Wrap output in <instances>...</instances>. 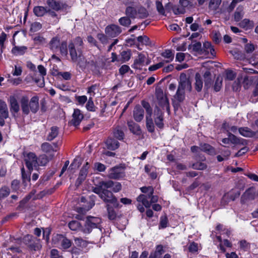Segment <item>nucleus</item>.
Returning a JSON list of instances; mask_svg holds the SVG:
<instances>
[{
	"label": "nucleus",
	"instance_id": "nucleus-2",
	"mask_svg": "<svg viewBox=\"0 0 258 258\" xmlns=\"http://www.w3.org/2000/svg\"><path fill=\"white\" fill-rule=\"evenodd\" d=\"M113 185L112 180L100 181L95 187L93 188V191L98 195L99 197L106 203L113 205L115 208L120 207L117 198L112 192L108 190Z\"/></svg>",
	"mask_w": 258,
	"mask_h": 258
},
{
	"label": "nucleus",
	"instance_id": "nucleus-49",
	"mask_svg": "<svg viewBox=\"0 0 258 258\" xmlns=\"http://www.w3.org/2000/svg\"><path fill=\"white\" fill-rule=\"evenodd\" d=\"M37 161L38 166H45L49 161L47 156L45 154L40 155L37 158Z\"/></svg>",
	"mask_w": 258,
	"mask_h": 258
},
{
	"label": "nucleus",
	"instance_id": "nucleus-18",
	"mask_svg": "<svg viewBox=\"0 0 258 258\" xmlns=\"http://www.w3.org/2000/svg\"><path fill=\"white\" fill-rule=\"evenodd\" d=\"M145 58V55L140 53L138 54V57L134 60L132 67L135 69H141V67L144 65Z\"/></svg>",
	"mask_w": 258,
	"mask_h": 258
},
{
	"label": "nucleus",
	"instance_id": "nucleus-31",
	"mask_svg": "<svg viewBox=\"0 0 258 258\" xmlns=\"http://www.w3.org/2000/svg\"><path fill=\"white\" fill-rule=\"evenodd\" d=\"M158 110V116L155 118V122L156 125L160 128L164 127L163 117L162 113L160 111L159 109L157 107Z\"/></svg>",
	"mask_w": 258,
	"mask_h": 258
},
{
	"label": "nucleus",
	"instance_id": "nucleus-14",
	"mask_svg": "<svg viewBox=\"0 0 258 258\" xmlns=\"http://www.w3.org/2000/svg\"><path fill=\"white\" fill-rule=\"evenodd\" d=\"M83 118L84 115L81 110L79 109H75L72 115V119L70 123L75 126H77L80 124Z\"/></svg>",
	"mask_w": 258,
	"mask_h": 258
},
{
	"label": "nucleus",
	"instance_id": "nucleus-52",
	"mask_svg": "<svg viewBox=\"0 0 258 258\" xmlns=\"http://www.w3.org/2000/svg\"><path fill=\"white\" fill-rule=\"evenodd\" d=\"M222 78L220 76H218L214 86V89L215 91L218 92L221 89L222 86Z\"/></svg>",
	"mask_w": 258,
	"mask_h": 258
},
{
	"label": "nucleus",
	"instance_id": "nucleus-27",
	"mask_svg": "<svg viewBox=\"0 0 258 258\" xmlns=\"http://www.w3.org/2000/svg\"><path fill=\"white\" fill-rule=\"evenodd\" d=\"M161 56L166 58L165 60H163L165 63H169L171 62L174 57V52L170 49H166L161 54Z\"/></svg>",
	"mask_w": 258,
	"mask_h": 258
},
{
	"label": "nucleus",
	"instance_id": "nucleus-41",
	"mask_svg": "<svg viewBox=\"0 0 258 258\" xmlns=\"http://www.w3.org/2000/svg\"><path fill=\"white\" fill-rule=\"evenodd\" d=\"M168 6H170L174 14L175 15L184 14L185 12L184 9L181 6L179 7L177 5L173 6L170 3L168 4Z\"/></svg>",
	"mask_w": 258,
	"mask_h": 258
},
{
	"label": "nucleus",
	"instance_id": "nucleus-44",
	"mask_svg": "<svg viewBox=\"0 0 258 258\" xmlns=\"http://www.w3.org/2000/svg\"><path fill=\"white\" fill-rule=\"evenodd\" d=\"M138 41L143 45L150 46L152 45L151 42L148 37L146 35L140 36L137 37Z\"/></svg>",
	"mask_w": 258,
	"mask_h": 258
},
{
	"label": "nucleus",
	"instance_id": "nucleus-54",
	"mask_svg": "<svg viewBox=\"0 0 258 258\" xmlns=\"http://www.w3.org/2000/svg\"><path fill=\"white\" fill-rule=\"evenodd\" d=\"M10 191L9 187L3 186L0 189V199H3L8 197L10 194Z\"/></svg>",
	"mask_w": 258,
	"mask_h": 258
},
{
	"label": "nucleus",
	"instance_id": "nucleus-36",
	"mask_svg": "<svg viewBox=\"0 0 258 258\" xmlns=\"http://www.w3.org/2000/svg\"><path fill=\"white\" fill-rule=\"evenodd\" d=\"M185 92L178 87L176 93L174 95L175 99L179 102H182L185 99Z\"/></svg>",
	"mask_w": 258,
	"mask_h": 258
},
{
	"label": "nucleus",
	"instance_id": "nucleus-57",
	"mask_svg": "<svg viewBox=\"0 0 258 258\" xmlns=\"http://www.w3.org/2000/svg\"><path fill=\"white\" fill-rule=\"evenodd\" d=\"M168 219L166 216H162L160 217L159 228H165L167 226Z\"/></svg>",
	"mask_w": 258,
	"mask_h": 258
},
{
	"label": "nucleus",
	"instance_id": "nucleus-22",
	"mask_svg": "<svg viewBox=\"0 0 258 258\" xmlns=\"http://www.w3.org/2000/svg\"><path fill=\"white\" fill-rule=\"evenodd\" d=\"M9 101L11 111L12 112L17 113L20 110V106L16 98L14 96H10Z\"/></svg>",
	"mask_w": 258,
	"mask_h": 258
},
{
	"label": "nucleus",
	"instance_id": "nucleus-59",
	"mask_svg": "<svg viewBox=\"0 0 258 258\" xmlns=\"http://www.w3.org/2000/svg\"><path fill=\"white\" fill-rule=\"evenodd\" d=\"M240 247L244 251L247 250L250 248V244L245 240H242L239 242Z\"/></svg>",
	"mask_w": 258,
	"mask_h": 258
},
{
	"label": "nucleus",
	"instance_id": "nucleus-1",
	"mask_svg": "<svg viewBox=\"0 0 258 258\" xmlns=\"http://www.w3.org/2000/svg\"><path fill=\"white\" fill-rule=\"evenodd\" d=\"M84 41L83 39L76 37L68 44V50L71 61L76 64L82 70L87 67V60L83 55Z\"/></svg>",
	"mask_w": 258,
	"mask_h": 258
},
{
	"label": "nucleus",
	"instance_id": "nucleus-40",
	"mask_svg": "<svg viewBox=\"0 0 258 258\" xmlns=\"http://www.w3.org/2000/svg\"><path fill=\"white\" fill-rule=\"evenodd\" d=\"M151 116H146V127L148 132L153 133L155 130V126Z\"/></svg>",
	"mask_w": 258,
	"mask_h": 258
},
{
	"label": "nucleus",
	"instance_id": "nucleus-3",
	"mask_svg": "<svg viewBox=\"0 0 258 258\" xmlns=\"http://www.w3.org/2000/svg\"><path fill=\"white\" fill-rule=\"evenodd\" d=\"M39 99L37 96H33L29 101L27 96L22 97L20 103L22 112L24 114L28 115L30 111L35 113L39 109Z\"/></svg>",
	"mask_w": 258,
	"mask_h": 258
},
{
	"label": "nucleus",
	"instance_id": "nucleus-23",
	"mask_svg": "<svg viewBox=\"0 0 258 258\" xmlns=\"http://www.w3.org/2000/svg\"><path fill=\"white\" fill-rule=\"evenodd\" d=\"M127 125L130 131L134 134L139 135L141 133L140 126L133 121H127Z\"/></svg>",
	"mask_w": 258,
	"mask_h": 258
},
{
	"label": "nucleus",
	"instance_id": "nucleus-8",
	"mask_svg": "<svg viewBox=\"0 0 258 258\" xmlns=\"http://www.w3.org/2000/svg\"><path fill=\"white\" fill-rule=\"evenodd\" d=\"M46 4L49 7L48 9H52L55 11H67L69 9V7L68 5L60 1L47 0Z\"/></svg>",
	"mask_w": 258,
	"mask_h": 258
},
{
	"label": "nucleus",
	"instance_id": "nucleus-55",
	"mask_svg": "<svg viewBox=\"0 0 258 258\" xmlns=\"http://www.w3.org/2000/svg\"><path fill=\"white\" fill-rule=\"evenodd\" d=\"M108 212V217L110 220H113L115 219L116 214L114 210L111 208L108 205H106Z\"/></svg>",
	"mask_w": 258,
	"mask_h": 258
},
{
	"label": "nucleus",
	"instance_id": "nucleus-28",
	"mask_svg": "<svg viewBox=\"0 0 258 258\" xmlns=\"http://www.w3.org/2000/svg\"><path fill=\"white\" fill-rule=\"evenodd\" d=\"M58 238L60 240V246L61 248L66 249L71 246L72 242L70 239L62 236V235H59Z\"/></svg>",
	"mask_w": 258,
	"mask_h": 258
},
{
	"label": "nucleus",
	"instance_id": "nucleus-39",
	"mask_svg": "<svg viewBox=\"0 0 258 258\" xmlns=\"http://www.w3.org/2000/svg\"><path fill=\"white\" fill-rule=\"evenodd\" d=\"M239 26L242 28L247 30L252 27L253 23L249 19H244L239 23Z\"/></svg>",
	"mask_w": 258,
	"mask_h": 258
},
{
	"label": "nucleus",
	"instance_id": "nucleus-29",
	"mask_svg": "<svg viewBox=\"0 0 258 258\" xmlns=\"http://www.w3.org/2000/svg\"><path fill=\"white\" fill-rule=\"evenodd\" d=\"M196 82L195 83V89L198 92H201L203 86V82L201 76L199 73H196L195 75Z\"/></svg>",
	"mask_w": 258,
	"mask_h": 258
},
{
	"label": "nucleus",
	"instance_id": "nucleus-26",
	"mask_svg": "<svg viewBox=\"0 0 258 258\" xmlns=\"http://www.w3.org/2000/svg\"><path fill=\"white\" fill-rule=\"evenodd\" d=\"M48 8L43 6H35L34 7L33 12L37 17H42L47 14Z\"/></svg>",
	"mask_w": 258,
	"mask_h": 258
},
{
	"label": "nucleus",
	"instance_id": "nucleus-47",
	"mask_svg": "<svg viewBox=\"0 0 258 258\" xmlns=\"http://www.w3.org/2000/svg\"><path fill=\"white\" fill-rule=\"evenodd\" d=\"M31 171L29 170V172H26L24 167L21 168V174H22V178L23 180V183H26L27 181H30V175Z\"/></svg>",
	"mask_w": 258,
	"mask_h": 258
},
{
	"label": "nucleus",
	"instance_id": "nucleus-4",
	"mask_svg": "<svg viewBox=\"0 0 258 258\" xmlns=\"http://www.w3.org/2000/svg\"><path fill=\"white\" fill-rule=\"evenodd\" d=\"M22 242L30 251L40 250L42 248L41 240L32 235L27 234L22 238Z\"/></svg>",
	"mask_w": 258,
	"mask_h": 258
},
{
	"label": "nucleus",
	"instance_id": "nucleus-11",
	"mask_svg": "<svg viewBox=\"0 0 258 258\" xmlns=\"http://www.w3.org/2000/svg\"><path fill=\"white\" fill-rule=\"evenodd\" d=\"M156 97L160 106L165 108L169 112L170 110L168 100L161 89L156 91Z\"/></svg>",
	"mask_w": 258,
	"mask_h": 258
},
{
	"label": "nucleus",
	"instance_id": "nucleus-46",
	"mask_svg": "<svg viewBox=\"0 0 258 258\" xmlns=\"http://www.w3.org/2000/svg\"><path fill=\"white\" fill-rule=\"evenodd\" d=\"M201 150L207 152L209 154H212L214 153V149L208 144H204L201 146Z\"/></svg>",
	"mask_w": 258,
	"mask_h": 258
},
{
	"label": "nucleus",
	"instance_id": "nucleus-6",
	"mask_svg": "<svg viewBox=\"0 0 258 258\" xmlns=\"http://www.w3.org/2000/svg\"><path fill=\"white\" fill-rule=\"evenodd\" d=\"M125 167L116 166L111 168L108 173V177L113 179H119L125 176Z\"/></svg>",
	"mask_w": 258,
	"mask_h": 258
},
{
	"label": "nucleus",
	"instance_id": "nucleus-17",
	"mask_svg": "<svg viewBox=\"0 0 258 258\" xmlns=\"http://www.w3.org/2000/svg\"><path fill=\"white\" fill-rule=\"evenodd\" d=\"M240 195V192L239 190L235 191L232 190L223 196L222 200L225 201L226 202H228L229 201H233L238 198Z\"/></svg>",
	"mask_w": 258,
	"mask_h": 258
},
{
	"label": "nucleus",
	"instance_id": "nucleus-38",
	"mask_svg": "<svg viewBox=\"0 0 258 258\" xmlns=\"http://www.w3.org/2000/svg\"><path fill=\"white\" fill-rule=\"evenodd\" d=\"M68 45L66 41H62L59 46L58 50L62 56H67L68 53Z\"/></svg>",
	"mask_w": 258,
	"mask_h": 258
},
{
	"label": "nucleus",
	"instance_id": "nucleus-33",
	"mask_svg": "<svg viewBox=\"0 0 258 258\" xmlns=\"http://www.w3.org/2000/svg\"><path fill=\"white\" fill-rule=\"evenodd\" d=\"M137 200L139 202H141L143 205L146 208H149L151 206V202L150 199L147 198V196L145 195H140L138 197Z\"/></svg>",
	"mask_w": 258,
	"mask_h": 258
},
{
	"label": "nucleus",
	"instance_id": "nucleus-24",
	"mask_svg": "<svg viewBox=\"0 0 258 258\" xmlns=\"http://www.w3.org/2000/svg\"><path fill=\"white\" fill-rule=\"evenodd\" d=\"M238 132L241 136L247 138L252 137L255 135V132L247 127H240Z\"/></svg>",
	"mask_w": 258,
	"mask_h": 258
},
{
	"label": "nucleus",
	"instance_id": "nucleus-60",
	"mask_svg": "<svg viewBox=\"0 0 258 258\" xmlns=\"http://www.w3.org/2000/svg\"><path fill=\"white\" fill-rule=\"evenodd\" d=\"M156 6L157 10L158 11L159 13H160L161 15H164L165 14V10H164V8L161 2H160L159 1H156Z\"/></svg>",
	"mask_w": 258,
	"mask_h": 258
},
{
	"label": "nucleus",
	"instance_id": "nucleus-64",
	"mask_svg": "<svg viewBox=\"0 0 258 258\" xmlns=\"http://www.w3.org/2000/svg\"><path fill=\"white\" fill-rule=\"evenodd\" d=\"M244 50L247 53H251L254 50V46L251 43H247L245 45Z\"/></svg>",
	"mask_w": 258,
	"mask_h": 258
},
{
	"label": "nucleus",
	"instance_id": "nucleus-37",
	"mask_svg": "<svg viewBox=\"0 0 258 258\" xmlns=\"http://www.w3.org/2000/svg\"><path fill=\"white\" fill-rule=\"evenodd\" d=\"M258 77L255 76H245L243 79V84L245 88H248L253 82L257 80Z\"/></svg>",
	"mask_w": 258,
	"mask_h": 258
},
{
	"label": "nucleus",
	"instance_id": "nucleus-50",
	"mask_svg": "<svg viewBox=\"0 0 258 258\" xmlns=\"http://www.w3.org/2000/svg\"><path fill=\"white\" fill-rule=\"evenodd\" d=\"M118 22L121 25L124 27H128L131 24V20L127 16L120 18Z\"/></svg>",
	"mask_w": 258,
	"mask_h": 258
},
{
	"label": "nucleus",
	"instance_id": "nucleus-19",
	"mask_svg": "<svg viewBox=\"0 0 258 258\" xmlns=\"http://www.w3.org/2000/svg\"><path fill=\"white\" fill-rule=\"evenodd\" d=\"M61 42L58 37H53L49 43V48L54 52L58 51V48Z\"/></svg>",
	"mask_w": 258,
	"mask_h": 258
},
{
	"label": "nucleus",
	"instance_id": "nucleus-25",
	"mask_svg": "<svg viewBox=\"0 0 258 258\" xmlns=\"http://www.w3.org/2000/svg\"><path fill=\"white\" fill-rule=\"evenodd\" d=\"M244 14V8L242 6H239L234 12L233 17L236 22H239L243 17Z\"/></svg>",
	"mask_w": 258,
	"mask_h": 258
},
{
	"label": "nucleus",
	"instance_id": "nucleus-12",
	"mask_svg": "<svg viewBox=\"0 0 258 258\" xmlns=\"http://www.w3.org/2000/svg\"><path fill=\"white\" fill-rule=\"evenodd\" d=\"M105 32L108 37L114 38L121 33V29L118 26L112 24L107 26Z\"/></svg>",
	"mask_w": 258,
	"mask_h": 258
},
{
	"label": "nucleus",
	"instance_id": "nucleus-42",
	"mask_svg": "<svg viewBox=\"0 0 258 258\" xmlns=\"http://www.w3.org/2000/svg\"><path fill=\"white\" fill-rule=\"evenodd\" d=\"M190 167L196 170H203L207 168V165L204 162H197L192 164Z\"/></svg>",
	"mask_w": 258,
	"mask_h": 258
},
{
	"label": "nucleus",
	"instance_id": "nucleus-62",
	"mask_svg": "<svg viewBox=\"0 0 258 258\" xmlns=\"http://www.w3.org/2000/svg\"><path fill=\"white\" fill-rule=\"evenodd\" d=\"M97 38L103 44H106L108 42L107 35H105L103 34H98Z\"/></svg>",
	"mask_w": 258,
	"mask_h": 258
},
{
	"label": "nucleus",
	"instance_id": "nucleus-63",
	"mask_svg": "<svg viewBox=\"0 0 258 258\" xmlns=\"http://www.w3.org/2000/svg\"><path fill=\"white\" fill-rule=\"evenodd\" d=\"M141 190L142 192L145 194H148L150 192V195L154 194V188L151 186L142 187L141 188Z\"/></svg>",
	"mask_w": 258,
	"mask_h": 258
},
{
	"label": "nucleus",
	"instance_id": "nucleus-53",
	"mask_svg": "<svg viewBox=\"0 0 258 258\" xmlns=\"http://www.w3.org/2000/svg\"><path fill=\"white\" fill-rule=\"evenodd\" d=\"M142 105L143 107L146 109L147 112L146 116H152V109L151 107L150 104L145 101H142Z\"/></svg>",
	"mask_w": 258,
	"mask_h": 258
},
{
	"label": "nucleus",
	"instance_id": "nucleus-34",
	"mask_svg": "<svg viewBox=\"0 0 258 258\" xmlns=\"http://www.w3.org/2000/svg\"><path fill=\"white\" fill-rule=\"evenodd\" d=\"M222 2V0H209V9L212 11L217 10Z\"/></svg>",
	"mask_w": 258,
	"mask_h": 258
},
{
	"label": "nucleus",
	"instance_id": "nucleus-5",
	"mask_svg": "<svg viewBox=\"0 0 258 258\" xmlns=\"http://www.w3.org/2000/svg\"><path fill=\"white\" fill-rule=\"evenodd\" d=\"M101 220L99 218L88 216L82 231L85 233H90L93 229L98 228L99 231L101 232Z\"/></svg>",
	"mask_w": 258,
	"mask_h": 258
},
{
	"label": "nucleus",
	"instance_id": "nucleus-61",
	"mask_svg": "<svg viewBox=\"0 0 258 258\" xmlns=\"http://www.w3.org/2000/svg\"><path fill=\"white\" fill-rule=\"evenodd\" d=\"M165 64V62L164 61H162L161 62H160L157 64L151 66L149 68V70L150 71H154L155 70H158V69H160L162 68Z\"/></svg>",
	"mask_w": 258,
	"mask_h": 258
},
{
	"label": "nucleus",
	"instance_id": "nucleus-45",
	"mask_svg": "<svg viewBox=\"0 0 258 258\" xmlns=\"http://www.w3.org/2000/svg\"><path fill=\"white\" fill-rule=\"evenodd\" d=\"M75 244L80 247H85L87 246L88 242L87 241L83 239L81 237H76L74 238Z\"/></svg>",
	"mask_w": 258,
	"mask_h": 258
},
{
	"label": "nucleus",
	"instance_id": "nucleus-48",
	"mask_svg": "<svg viewBox=\"0 0 258 258\" xmlns=\"http://www.w3.org/2000/svg\"><path fill=\"white\" fill-rule=\"evenodd\" d=\"M121 61L122 62H126L128 61L131 56V53L130 50L125 51L123 50L120 53Z\"/></svg>",
	"mask_w": 258,
	"mask_h": 258
},
{
	"label": "nucleus",
	"instance_id": "nucleus-21",
	"mask_svg": "<svg viewBox=\"0 0 258 258\" xmlns=\"http://www.w3.org/2000/svg\"><path fill=\"white\" fill-rule=\"evenodd\" d=\"M59 134V128L56 126H53L50 127L48 135L46 137V140L51 141L57 137Z\"/></svg>",
	"mask_w": 258,
	"mask_h": 258
},
{
	"label": "nucleus",
	"instance_id": "nucleus-43",
	"mask_svg": "<svg viewBox=\"0 0 258 258\" xmlns=\"http://www.w3.org/2000/svg\"><path fill=\"white\" fill-rule=\"evenodd\" d=\"M41 148V150L45 153H49L51 151H56V150H54L52 146L47 142H45L42 144Z\"/></svg>",
	"mask_w": 258,
	"mask_h": 258
},
{
	"label": "nucleus",
	"instance_id": "nucleus-58",
	"mask_svg": "<svg viewBox=\"0 0 258 258\" xmlns=\"http://www.w3.org/2000/svg\"><path fill=\"white\" fill-rule=\"evenodd\" d=\"M86 108L88 110L90 111H95V106L93 103V101L92 100V98H89L86 105Z\"/></svg>",
	"mask_w": 258,
	"mask_h": 258
},
{
	"label": "nucleus",
	"instance_id": "nucleus-10",
	"mask_svg": "<svg viewBox=\"0 0 258 258\" xmlns=\"http://www.w3.org/2000/svg\"><path fill=\"white\" fill-rule=\"evenodd\" d=\"M26 165L30 171H32L33 167H37L38 165L37 158L34 153L30 152L25 157Z\"/></svg>",
	"mask_w": 258,
	"mask_h": 258
},
{
	"label": "nucleus",
	"instance_id": "nucleus-32",
	"mask_svg": "<svg viewBox=\"0 0 258 258\" xmlns=\"http://www.w3.org/2000/svg\"><path fill=\"white\" fill-rule=\"evenodd\" d=\"M114 137L119 140H122L124 138V134L120 126H116L113 131Z\"/></svg>",
	"mask_w": 258,
	"mask_h": 258
},
{
	"label": "nucleus",
	"instance_id": "nucleus-9",
	"mask_svg": "<svg viewBox=\"0 0 258 258\" xmlns=\"http://www.w3.org/2000/svg\"><path fill=\"white\" fill-rule=\"evenodd\" d=\"M256 197L255 189L253 187L248 188L241 197V203L242 204H247L253 200Z\"/></svg>",
	"mask_w": 258,
	"mask_h": 258
},
{
	"label": "nucleus",
	"instance_id": "nucleus-56",
	"mask_svg": "<svg viewBox=\"0 0 258 258\" xmlns=\"http://www.w3.org/2000/svg\"><path fill=\"white\" fill-rule=\"evenodd\" d=\"M69 227L72 230L76 231L80 228L81 224L77 221H72L69 223Z\"/></svg>",
	"mask_w": 258,
	"mask_h": 258
},
{
	"label": "nucleus",
	"instance_id": "nucleus-35",
	"mask_svg": "<svg viewBox=\"0 0 258 258\" xmlns=\"http://www.w3.org/2000/svg\"><path fill=\"white\" fill-rule=\"evenodd\" d=\"M125 14L130 18L134 19L137 15V10L132 7H127L125 10Z\"/></svg>",
	"mask_w": 258,
	"mask_h": 258
},
{
	"label": "nucleus",
	"instance_id": "nucleus-15",
	"mask_svg": "<svg viewBox=\"0 0 258 258\" xmlns=\"http://www.w3.org/2000/svg\"><path fill=\"white\" fill-rule=\"evenodd\" d=\"M89 166L88 162H86L80 170L79 175L76 181V184L78 186L86 179L88 174Z\"/></svg>",
	"mask_w": 258,
	"mask_h": 258
},
{
	"label": "nucleus",
	"instance_id": "nucleus-30",
	"mask_svg": "<svg viewBox=\"0 0 258 258\" xmlns=\"http://www.w3.org/2000/svg\"><path fill=\"white\" fill-rule=\"evenodd\" d=\"M27 47L25 46H15L12 49V53L16 55H23L27 51Z\"/></svg>",
	"mask_w": 258,
	"mask_h": 258
},
{
	"label": "nucleus",
	"instance_id": "nucleus-51",
	"mask_svg": "<svg viewBox=\"0 0 258 258\" xmlns=\"http://www.w3.org/2000/svg\"><path fill=\"white\" fill-rule=\"evenodd\" d=\"M137 14L139 17L142 19L147 18L148 16V12L147 10L144 7H140L137 10Z\"/></svg>",
	"mask_w": 258,
	"mask_h": 258
},
{
	"label": "nucleus",
	"instance_id": "nucleus-7",
	"mask_svg": "<svg viewBox=\"0 0 258 258\" xmlns=\"http://www.w3.org/2000/svg\"><path fill=\"white\" fill-rule=\"evenodd\" d=\"M178 88L184 91L191 92L192 90L191 81L184 73H181L179 77Z\"/></svg>",
	"mask_w": 258,
	"mask_h": 258
},
{
	"label": "nucleus",
	"instance_id": "nucleus-13",
	"mask_svg": "<svg viewBox=\"0 0 258 258\" xmlns=\"http://www.w3.org/2000/svg\"><path fill=\"white\" fill-rule=\"evenodd\" d=\"M9 111L6 103L0 100V125L3 126L5 124V119L8 117Z\"/></svg>",
	"mask_w": 258,
	"mask_h": 258
},
{
	"label": "nucleus",
	"instance_id": "nucleus-16",
	"mask_svg": "<svg viewBox=\"0 0 258 258\" xmlns=\"http://www.w3.org/2000/svg\"><path fill=\"white\" fill-rule=\"evenodd\" d=\"M133 116L137 122H140L144 118V110L139 105H136L133 111Z\"/></svg>",
	"mask_w": 258,
	"mask_h": 258
},
{
	"label": "nucleus",
	"instance_id": "nucleus-20",
	"mask_svg": "<svg viewBox=\"0 0 258 258\" xmlns=\"http://www.w3.org/2000/svg\"><path fill=\"white\" fill-rule=\"evenodd\" d=\"M106 148L110 150H115L119 146V142L116 140L109 138L105 142Z\"/></svg>",
	"mask_w": 258,
	"mask_h": 258
}]
</instances>
